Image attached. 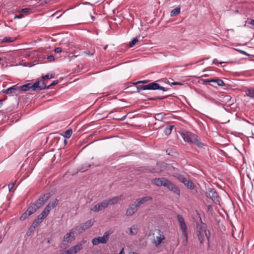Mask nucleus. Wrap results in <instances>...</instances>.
<instances>
[{"mask_svg":"<svg viewBox=\"0 0 254 254\" xmlns=\"http://www.w3.org/2000/svg\"><path fill=\"white\" fill-rule=\"evenodd\" d=\"M204 82H206V83H209V82H215V83H216L218 85L220 86H223L225 85V83L224 82V81L222 80V79H212V80H205L204 81Z\"/></svg>","mask_w":254,"mask_h":254,"instance_id":"b1692460","label":"nucleus"},{"mask_svg":"<svg viewBox=\"0 0 254 254\" xmlns=\"http://www.w3.org/2000/svg\"><path fill=\"white\" fill-rule=\"evenodd\" d=\"M147 82H148L147 80H144L138 81L137 82L134 83V84L136 85V84H139V83H146Z\"/></svg>","mask_w":254,"mask_h":254,"instance_id":"49530a36","label":"nucleus"},{"mask_svg":"<svg viewBox=\"0 0 254 254\" xmlns=\"http://www.w3.org/2000/svg\"><path fill=\"white\" fill-rule=\"evenodd\" d=\"M165 187H166L174 193L180 195V189L171 181L168 179V182L166 183Z\"/></svg>","mask_w":254,"mask_h":254,"instance_id":"f8f14e48","label":"nucleus"},{"mask_svg":"<svg viewBox=\"0 0 254 254\" xmlns=\"http://www.w3.org/2000/svg\"><path fill=\"white\" fill-rule=\"evenodd\" d=\"M127 115H126L124 116V117H123L122 118H121L120 119V120H124V119L126 118V117H127Z\"/></svg>","mask_w":254,"mask_h":254,"instance_id":"bf43d9fd","label":"nucleus"},{"mask_svg":"<svg viewBox=\"0 0 254 254\" xmlns=\"http://www.w3.org/2000/svg\"><path fill=\"white\" fill-rule=\"evenodd\" d=\"M247 95L251 98H254V88H251L246 91Z\"/></svg>","mask_w":254,"mask_h":254,"instance_id":"cd10ccee","label":"nucleus"},{"mask_svg":"<svg viewBox=\"0 0 254 254\" xmlns=\"http://www.w3.org/2000/svg\"><path fill=\"white\" fill-rule=\"evenodd\" d=\"M72 129H68L66 130L64 132V136L65 138H69L71 136V135H72Z\"/></svg>","mask_w":254,"mask_h":254,"instance_id":"2f4dec72","label":"nucleus"},{"mask_svg":"<svg viewBox=\"0 0 254 254\" xmlns=\"http://www.w3.org/2000/svg\"><path fill=\"white\" fill-rule=\"evenodd\" d=\"M142 90H146V85H139L137 86V92H139Z\"/></svg>","mask_w":254,"mask_h":254,"instance_id":"a19ab883","label":"nucleus"},{"mask_svg":"<svg viewBox=\"0 0 254 254\" xmlns=\"http://www.w3.org/2000/svg\"><path fill=\"white\" fill-rule=\"evenodd\" d=\"M205 194L207 198L211 199L215 204H220L221 198L215 189H208Z\"/></svg>","mask_w":254,"mask_h":254,"instance_id":"f03ea898","label":"nucleus"},{"mask_svg":"<svg viewBox=\"0 0 254 254\" xmlns=\"http://www.w3.org/2000/svg\"><path fill=\"white\" fill-rule=\"evenodd\" d=\"M165 187H166L174 193L180 195V189L171 181L168 179V182L166 183Z\"/></svg>","mask_w":254,"mask_h":254,"instance_id":"9b49d317","label":"nucleus"},{"mask_svg":"<svg viewBox=\"0 0 254 254\" xmlns=\"http://www.w3.org/2000/svg\"><path fill=\"white\" fill-rule=\"evenodd\" d=\"M84 53L89 56H91L93 55L94 52H90V51H85Z\"/></svg>","mask_w":254,"mask_h":254,"instance_id":"09e8293b","label":"nucleus"},{"mask_svg":"<svg viewBox=\"0 0 254 254\" xmlns=\"http://www.w3.org/2000/svg\"><path fill=\"white\" fill-rule=\"evenodd\" d=\"M30 215L27 213V212L26 211L24 213L22 214V215L20 217V220L21 221H23L27 218H28Z\"/></svg>","mask_w":254,"mask_h":254,"instance_id":"f704fd0d","label":"nucleus"},{"mask_svg":"<svg viewBox=\"0 0 254 254\" xmlns=\"http://www.w3.org/2000/svg\"><path fill=\"white\" fill-rule=\"evenodd\" d=\"M38 83V87L36 89L35 91H38L45 89H48L49 86L47 85V83L42 78L40 80L36 81L35 83Z\"/></svg>","mask_w":254,"mask_h":254,"instance_id":"f3484780","label":"nucleus"},{"mask_svg":"<svg viewBox=\"0 0 254 254\" xmlns=\"http://www.w3.org/2000/svg\"><path fill=\"white\" fill-rule=\"evenodd\" d=\"M3 92L7 94H15L16 95L20 94L18 86L16 85L12 86L7 89L4 90Z\"/></svg>","mask_w":254,"mask_h":254,"instance_id":"2eb2a0df","label":"nucleus"},{"mask_svg":"<svg viewBox=\"0 0 254 254\" xmlns=\"http://www.w3.org/2000/svg\"><path fill=\"white\" fill-rule=\"evenodd\" d=\"M58 83V80H55V81H53L50 84L48 85V86H49V88L50 86H55L56 84H57Z\"/></svg>","mask_w":254,"mask_h":254,"instance_id":"de8ad7c7","label":"nucleus"},{"mask_svg":"<svg viewBox=\"0 0 254 254\" xmlns=\"http://www.w3.org/2000/svg\"><path fill=\"white\" fill-rule=\"evenodd\" d=\"M180 13V8L176 7L175 9H173L171 11L170 15L171 16H174L179 14Z\"/></svg>","mask_w":254,"mask_h":254,"instance_id":"c756f323","label":"nucleus"},{"mask_svg":"<svg viewBox=\"0 0 254 254\" xmlns=\"http://www.w3.org/2000/svg\"><path fill=\"white\" fill-rule=\"evenodd\" d=\"M156 231L157 232V235L153 240V243L156 247H158L162 243V241L165 239V236L163 233L160 230H156Z\"/></svg>","mask_w":254,"mask_h":254,"instance_id":"1a4fd4ad","label":"nucleus"},{"mask_svg":"<svg viewBox=\"0 0 254 254\" xmlns=\"http://www.w3.org/2000/svg\"><path fill=\"white\" fill-rule=\"evenodd\" d=\"M119 254H125V251H124V248H122Z\"/></svg>","mask_w":254,"mask_h":254,"instance_id":"13d9d810","label":"nucleus"},{"mask_svg":"<svg viewBox=\"0 0 254 254\" xmlns=\"http://www.w3.org/2000/svg\"><path fill=\"white\" fill-rule=\"evenodd\" d=\"M38 217L39 218V219L41 220L42 221H43L44 219H45L46 218L44 217V215L42 214H39L38 216Z\"/></svg>","mask_w":254,"mask_h":254,"instance_id":"603ef678","label":"nucleus"},{"mask_svg":"<svg viewBox=\"0 0 254 254\" xmlns=\"http://www.w3.org/2000/svg\"><path fill=\"white\" fill-rule=\"evenodd\" d=\"M166 97H152V98H148V100H163V99H164L165 98H166Z\"/></svg>","mask_w":254,"mask_h":254,"instance_id":"ea45409f","label":"nucleus"},{"mask_svg":"<svg viewBox=\"0 0 254 254\" xmlns=\"http://www.w3.org/2000/svg\"><path fill=\"white\" fill-rule=\"evenodd\" d=\"M37 85L38 83L34 84L28 83L22 86H18L19 93H20L21 91H27L30 89L33 91H35L36 89L38 87Z\"/></svg>","mask_w":254,"mask_h":254,"instance_id":"6e6552de","label":"nucleus"},{"mask_svg":"<svg viewBox=\"0 0 254 254\" xmlns=\"http://www.w3.org/2000/svg\"><path fill=\"white\" fill-rule=\"evenodd\" d=\"M47 59L50 61V62H53L55 60V58H54V57L52 55H50V56H49L47 58Z\"/></svg>","mask_w":254,"mask_h":254,"instance_id":"8fccbe9b","label":"nucleus"},{"mask_svg":"<svg viewBox=\"0 0 254 254\" xmlns=\"http://www.w3.org/2000/svg\"><path fill=\"white\" fill-rule=\"evenodd\" d=\"M111 234V232L109 231H106L104 233L103 236L98 237L93 239L92 240V243L93 245L96 246L100 243L106 244L108 242L109 240V237Z\"/></svg>","mask_w":254,"mask_h":254,"instance_id":"7ed1b4c3","label":"nucleus"},{"mask_svg":"<svg viewBox=\"0 0 254 254\" xmlns=\"http://www.w3.org/2000/svg\"><path fill=\"white\" fill-rule=\"evenodd\" d=\"M246 23L254 26V19H250V18L248 19V20L246 21Z\"/></svg>","mask_w":254,"mask_h":254,"instance_id":"79ce46f5","label":"nucleus"},{"mask_svg":"<svg viewBox=\"0 0 254 254\" xmlns=\"http://www.w3.org/2000/svg\"><path fill=\"white\" fill-rule=\"evenodd\" d=\"M94 222V220H89L81 225L74 228V231L76 233L80 234L89 228L91 227L93 225Z\"/></svg>","mask_w":254,"mask_h":254,"instance_id":"20e7f679","label":"nucleus"},{"mask_svg":"<svg viewBox=\"0 0 254 254\" xmlns=\"http://www.w3.org/2000/svg\"><path fill=\"white\" fill-rule=\"evenodd\" d=\"M138 41V40L137 38H133L129 44L130 47H132Z\"/></svg>","mask_w":254,"mask_h":254,"instance_id":"58836bf2","label":"nucleus"},{"mask_svg":"<svg viewBox=\"0 0 254 254\" xmlns=\"http://www.w3.org/2000/svg\"><path fill=\"white\" fill-rule=\"evenodd\" d=\"M210 208H211V205H208V209H210Z\"/></svg>","mask_w":254,"mask_h":254,"instance_id":"052dcab7","label":"nucleus"},{"mask_svg":"<svg viewBox=\"0 0 254 254\" xmlns=\"http://www.w3.org/2000/svg\"><path fill=\"white\" fill-rule=\"evenodd\" d=\"M31 9L30 8H23L20 10L21 12H29V11H31Z\"/></svg>","mask_w":254,"mask_h":254,"instance_id":"c03bdc74","label":"nucleus"},{"mask_svg":"<svg viewBox=\"0 0 254 254\" xmlns=\"http://www.w3.org/2000/svg\"><path fill=\"white\" fill-rule=\"evenodd\" d=\"M58 201L59 200L58 199H55L52 202L49 203V204L52 207H53V208H54L57 205Z\"/></svg>","mask_w":254,"mask_h":254,"instance_id":"4c0bfd02","label":"nucleus"},{"mask_svg":"<svg viewBox=\"0 0 254 254\" xmlns=\"http://www.w3.org/2000/svg\"><path fill=\"white\" fill-rule=\"evenodd\" d=\"M55 52L57 53H60L62 51V49L60 47H58L55 49Z\"/></svg>","mask_w":254,"mask_h":254,"instance_id":"3c124183","label":"nucleus"},{"mask_svg":"<svg viewBox=\"0 0 254 254\" xmlns=\"http://www.w3.org/2000/svg\"><path fill=\"white\" fill-rule=\"evenodd\" d=\"M202 232L201 233H197V235L198 237V239L201 244H203L204 242V239L205 237H206L208 241H209V232Z\"/></svg>","mask_w":254,"mask_h":254,"instance_id":"aec40b11","label":"nucleus"},{"mask_svg":"<svg viewBox=\"0 0 254 254\" xmlns=\"http://www.w3.org/2000/svg\"><path fill=\"white\" fill-rule=\"evenodd\" d=\"M107 46H106L104 48V49L105 50H106V49H107Z\"/></svg>","mask_w":254,"mask_h":254,"instance_id":"0e129e2a","label":"nucleus"},{"mask_svg":"<svg viewBox=\"0 0 254 254\" xmlns=\"http://www.w3.org/2000/svg\"><path fill=\"white\" fill-rule=\"evenodd\" d=\"M170 84H171V85H183V84H182V83H180V82H172Z\"/></svg>","mask_w":254,"mask_h":254,"instance_id":"6e6d98bb","label":"nucleus"},{"mask_svg":"<svg viewBox=\"0 0 254 254\" xmlns=\"http://www.w3.org/2000/svg\"><path fill=\"white\" fill-rule=\"evenodd\" d=\"M138 206H136V204L134 202L131 204L130 206L127 208L126 211V215L127 216L132 215L138 209Z\"/></svg>","mask_w":254,"mask_h":254,"instance_id":"dca6fc26","label":"nucleus"},{"mask_svg":"<svg viewBox=\"0 0 254 254\" xmlns=\"http://www.w3.org/2000/svg\"><path fill=\"white\" fill-rule=\"evenodd\" d=\"M122 199V195L116 196L113 198L106 199L108 205H113L117 203L120 200Z\"/></svg>","mask_w":254,"mask_h":254,"instance_id":"412c9836","label":"nucleus"},{"mask_svg":"<svg viewBox=\"0 0 254 254\" xmlns=\"http://www.w3.org/2000/svg\"><path fill=\"white\" fill-rule=\"evenodd\" d=\"M64 142L65 144H66L67 143V141H66V139H64Z\"/></svg>","mask_w":254,"mask_h":254,"instance_id":"e2e57ef3","label":"nucleus"},{"mask_svg":"<svg viewBox=\"0 0 254 254\" xmlns=\"http://www.w3.org/2000/svg\"><path fill=\"white\" fill-rule=\"evenodd\" d=\"M53 207H52L50 204L48 203V204L45 207V208H44V209L45 210H47V211H48L49 213L50 212V211L53 209Z\"/></svg>","mask_w":254,"mask_h":254,"instance_id":"37998d69","label":"nucleus"},{"mask_svg":"<svg viewBox=\"0 0 254 254\" xmlns=\"http://www.w3.org/2000/svg\"><path fill=\"white\" fill-rule=\"evenodd\" d=\"M86 243V240H82L76 245L71 247L64 252L65 254H76L83 248V245Z\"/></svg>","mask_w":254,"mask_h":254,"instance_id":"39448f33","label":"nucleus"},{"mask_svg":"<svg viewBox=\"0 0 254 254\" xmlns=\"http://www.w3.org/2000/svg\"><path fill=\"white\" fill-rule=\"evenodd\" d=\"M91 18L92 20H94V17L93 16H91Z\"/></svg>","mask_w":254,"mask_h":254,"instance_id":"680f3d73","label":"nucleus"},{"mask_svg":"<svg viewBox=\"0 0 254 254\" xmlns=\"http://www.w3.org/2000/svg\"><path fill=\"white\" fill-rule=\"evenodd\" d=\"M181 136L185 142L192 143L200 148H202L205 146V144L200 141V138L191 132L184 131L181 133Z\"/></svg>","mask_w":254,"mask_h":254,"instance_id":"f257e3e1","label":"nucleus"},{"mask_svg":"<svg viewBox=\"0 0 254 254\" xmlns=\"http://www.w3.org/2000/svg\"><path fill=\"white\" fill-rule=\"evenodd\" d=\"M129 234L131 235H135L137 234V230L135 226H133V228H129Z\"/></svg>","mask_w":254,"mask_h":254,"instance_id":"e433bc0d","label":"nucleus"},{"mask_svg":"<svg viewBox=\"0 0 254 254\" xmlns=\"http://www.w3.org/2000/svg\"><path fill=\"white\" fill-rule=\"evenodd\" d=\"M49 213L48 211H47V210H45V209H44L43 210V211L41 213V214L44 215V216L45 218L47 217V216L48 215Z\"/></svg>","mask_w":254,"mask_h":254,"instance_id":"a18cd8bd","label":"nucleus"},{"mask_svg":"<svg viewBox=\"0 0 254 254\" xmlns=\"http://www.w3.org/2000/svg\"><path fill=\"white\" fill-rule=\"evenodd\" d=\"M54 76L55 74H51L50 75L46 74L44 76H43L42 78L43 79V80L45 81L46 79H49L54 78Z\"/></svg>","mask_w":254,"mask_h":254,"instance_id":"c9c22d12","label":"nucleus"},{"mask_svg":"<svg viewBox=\"0 0 254 254\" xmlns=\"http://www.w3.org/2000/svg\"><path fill=\"white\" fill-rule=\"evenodd\" d=\"M38 209L32 204L27 208L26 211L29 215H31L35 213Z\"/></svg>","mask_w":254,"mask_h":254,"instance_id":"a878e982","label":"nucleus"},{"mask_svg":"<svg viewBox=\"0 0 254 254\" xmlns=\"http://www.w3.org/2000/svg\"><path fill=\"white\" fill-rule=\"evenodd\" d=\"M2 60V59L1 58H0V62Z\"/></svg>","mask_w":254,"mask_h":254,"instance_id":"69168bd1","label":"nucleus"},{"mask_svg":"<svg viewBox=\"0 0 254 254\" xmlns=\"http://www.w3.org/2000/svg\"><path fill=\"white\" fill-rule=\"evenodd\" d=\"M205 59H202L201 61H203L204 60H205Z\"/></svg>","mask_w":254,"mask_h":254,"instance_id":"338daca9","label":"nucleus"},{"mask_svg":"<svg viewBox=\"0 0 254 254\" xmlns=\"http://www.w3.org/2000/svg\"><path fill=\"white\" fill-rule=\"evenodd\" d=\"M157 89L161 90L163 91H166L167 90L168 88L162 87L155 82H151L148 84H146V90H155Z\"/></svg>","mask_w":254,"mask_h":254,"instance_id":"9d476101","label":"nucleus"},{"mask_svg":"<svg viewBox=\"0 0 254 254\" xmlns=\"http://www.w3.org/2000/svg\"><path fill=\"white\" fill-rule=\"evenodd\" d=\"M213 64H222V63H223V62L218 63V62L217 59H214L213 61Z\"/></svg>","mask_w":254,"mask_h":254,"instance_id":"4d7b16f0","label":"nucleus"},{"mask_svg":"<svg viewBox=\"0 0 254 254\" xmlns=\"http://www.w3.org/2000/svg\"><path fill=\"white\" fill-rule=\"evenodd\" d=\"M74 232V228L72 229L70 232L67 233L64 236V241H66L67 242H71L74 240V236L72 237V235H73Z\"/></svg>","mask_w":254,"mask_h":254,"instance_id":"5701e85b","label":"nucleus"},{"mask_svg":"<svg viewBox=\"0 0 254 254\" xmlns=\"http://www.w3.org/2000/svg\"><path fill=\"white\" fill-rule=\"evenodd\" d=\"M167 182H168V179L163 177L155 178L152 179L151 181V183L152 184L158 187H165Z\"/></svg>","mask_w":254,"mask_h":254,"instance_id":"ddd939ff","label":"nucleus"},{"mask_svg":"<svg viewBox=\"0 0 254 254\" xmlns=\"http://www.w3.org/2000/svg\"><path fill=\"white\" fill-rule=\"evenodd\" d=\"M152 199V197L149 196H145L141 198H139L135 201L136 204V206H140V205L145 203V202L150 201Z\"/></svg>","mask_w":254,"mask_h":254,"instance_id":"6ab92c4d","label":"nucleus"},{"mask_svg":"<svg viewBox=\"0 0 254 254\" xmlns=\"http://www.w3.org/2000/svg\"><path fill=\"white\" fill-rule=\"evenodd\" d=\"M23 17V15L22 14H20L18 15H15L14 17V19H15L16 18L20 19Z\"/></svg>","mask_w":254,"mask_h":254,"instance_id":"864d4df0","label":"nucleus"},{"mask_svg":"<svg viewBox=\"0 0 254 254\" xmlns=\"http://www.w3.org/2000/svg\"><path fill=\"white\" fill-rule=\"evenodd\" d=\"M42 221H42L41 220H40V219H39V218L37 217V218L35 219L34 221H33L32 225L31 226V228L33 227L34 229H35L36 227L38 226L39 224L41 223Z\"/></svg>","mask_w":254,"mask_h":254,"instance_id":"c85d7f7f","label":"nucleus"},{"mask_svg":"<svg viewBox=\"0 0 254 254\" xmlns=\"http://www.w3.org/2000/svg\"><path fill=\"white\" fill-rule=\"evenodd\" d=\"M165 115V114L164 113L156 114L155 115V118L156 120L161 121L164 118Z\"/></svg>","mask_w":254,"mask_h":254,"instance_id":"473e14b6","label":"nucleus"},{"mask_svg":"<svg viewBox=\"0 0 254 254\" xmlns=\"http://www.w3.org/2000/svg\"><path fill=\"white\" fill-rule=\"evenodd\" d=\"M183 240L182 241V244L184 246H186L188 243V233H186V235L184 233L182 234Z\"/></svg>","mask_w":254,"mask_h":254,"instance_id":"72a5a7b5","label":"nucleus"},{"mask_svg":"<svg viewBox=\"0 0 254 254\" xmlns=\"http://www.w3.org/2000/svg\"><path fill=\"white\" fill-rule=\"evenodd\" d=\"M15 40H16V38H11V37H6L3 38V39L2 40L1 42L2 43H4H4H10V42H14Z\"/></svg>","mask_w":254,"mask_h":254,"instance_id":"7c9ffc66","label":"nucleus"},{"mask_svg":"<svg viewBox=\"0 0 254 254\" xmlns=\"http://www.w3.org/2000/svg\"><path fill=\"white\" fill-rule=\"evenodd\" d=\"M174 126H168L164 129V133L166 135H169L171 133Z\"/></svg>","mask_w":254,"mask_h":254,"instance_id":"bb28decb","label":"nucleus"},{"mask_svg":"<svg viewBox=\"0 0 254 254\" xmlns=\"http://www.w3.org/2000/svg\"><path fill=\"white\" fill-rule=\"evenodd\" d=\"M108 206L107 202L105 199L94 205L91 208L90 210L91 211L94 212H98L105 209L108 207Z\"/></svg>","mask_w":254,"mask_h":254,"instance_id":"0eeeda50","label":"nucleus"},{"mask_svg":"<svg viewBox=\"0 0 254 254\" xmlns=\"http://www.w3.org/2000/svg\"><path fill=\"white\" fill-rule=\"evenodd\" d=\"M179 179L188 188L191 190L194 188V184L190 180L183 177H181Z\"/></svg>","mask_w":254,"mask_h":254,"instance_id":"a211bd4d","label":"nucleus"},{"mask_svg":"<svg viewBox=\"0 0 254 254\" xmlns=\"http://www.w3.org/2000/svg\"><path fill=\"white\" fill-rule=\"evenodd\" d=\"M15 183V182L12 184H10L8 185V189H9V191H11V190H12V188L13 187Z\"/></svg>","mask_w":254,"mask_h":254,"instance_id":"5fc2aeb1","label":"nucleus"},{"mask_svg":"<svg viewBox=\"0 0 254 254\" xmlns=\"http://www.w3.org/2000/svg\"><path fill=\"white\" fill-rule=\"evenodd\" d=\"M197 233L202 232H207L206 230V225L205 224L201 223V224L197 226Z\"/></svg>","mask_w":254,"mask_h":254,"instance_id":"393cba45","label":"nucleus"},{"mask_svg":"<svg viewBox=\"0 0 254 254\" xmlns=\"http://www.w3.org/2000/svg\"><path fill=\"white\" fill-rule=\"evenodd\" d=\"M141 170L143 172L145 173H160L161 171L160 169H155L153 167H142Z\"/></svg>","mask_w":254,"mask_h":254,"instance_id":"4be33fe9","label":"nucleus"},{"mask_svg":"<svg viewBox=\"0 0 254 254\" xmlns=\"http://www.w3.org/2000/svg\"><path fill=\"white\" fill-rule=\"evenodd\" d=\"M50 192L44 194L42 197L37 200L35 203L32 204L37 209L40 208L51 196Z\"/></svg>","mask_w":254,"mask_h":254,"instance_id":"423d86ee","label":"nucleus"},{"mask_svg":"<svg viewBox=\"0 0 254 254\" xmlns=\"http://www.w3.org/2000/svg\"><path fill=\"white\" fill-rule=\"evenodd\" d=\"M177 220L180 224L181 229L183 233L186 235V233L187 232V227L185 223L184 219L182 215L178 214L177 215Z\"/></svg>","mask_w":254,"mask_h":254,"instance_id":"4468645a","label":"nucleus"}]
</instances>
